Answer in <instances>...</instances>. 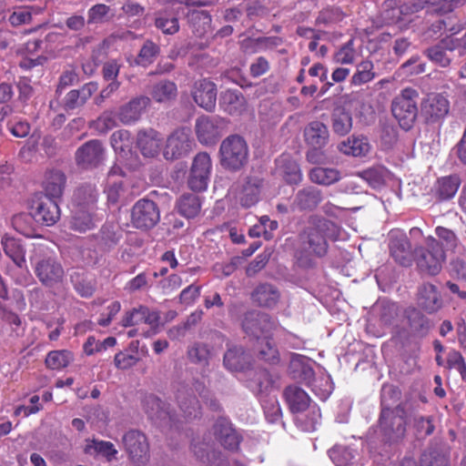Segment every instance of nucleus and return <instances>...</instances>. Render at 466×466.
<instances>
[{"label": "nucleus", "mask_w": 466, "mask_h": 466, "mask_svg": "<svg viewBox=\"0 0 466 466\" xmlns=\"http://www.w3.org/2000/svg\"><path fill=\"white\" fill-rule=\"evenodd\" d=\"M337 226L331 220L318 215L309 217L303 229L299 234V248L295 257L299 266H313L311 255L322 258L329 248L328 238L335 236Z\"/></svg>", "instance_id": "1"}, {"label": "nucleus", "mask_w": 466, "mask_h": 466, "mask_svg": "<svg viewBox=\"0 0 466 466\" xmlns=\"http://www.w3.org/2000/svg\"><path fill=\"white\" fill-rule=\"evenodd\" d=\"M283 396L292 413H301L309 409V414L306 415L305 419H299V421L303 431H315L320 421L321 414L316 405L310 406L311 400L308 393L297 385H289L285 388Z\"/></svg>", "instance_id": "2"}, {"label": "nucleus", "mask_w": 466, "mask_h": 466, "mask_svg": "<svg viewBox=\"0 0 466 466\" xmlns=\"http://www.w3.org/2000/svg\"><path fill=\"white\" fill-rule=\"evenodd\" d=\"M248 146L239 135H229L220 144L219 163L226 170L237 172L242 169L248 161Z\"/></svg>", "instance_id": "3"}, {"label": "nucleus", "mask_w": 466, "mask_h": 466, "mask_svg": "<svg viewBox=\"0 0 466 466\" xmlns=\"http://www.w3.org/2000/svg\"><path fill=\"white\" fill-rule=\"evenodd\" d=\"M413 259L420 272L429 276H436L441 271L445 253L440 242L433 238H430L427 239L426 247L415 248Z\"/></svg>", "instance_id": "4"}, {"label": "nucleus", "mask_w": 466, "mask_h": 466, "mask_svg": "<svg viewBox=\"0 0 466 466\" xmlns=\"http://www.w3.org/2000/svg\"><path fill=\"white\" fill-rule=\"evenodd\" d=\"M379 425L385 442L393 443L403 439L406 433V404L400 403L393 410H381Z\"/></svg>", "instance_id": "5"}, {"label": "nucleus", "mask_w": 466, "mask_h": 466, "mask_svg": "<svg viewBox=\"0 0 466 466\" xmlns=\"http://www.w3.org/2000/svg\"><path fill=\"white\" fill-rule=\"evenodd\" d=\"M277 321L267 313L250 310L244 314L241 327L244 333L252 340L272 336L277 329Z\"/></svg>", "instance_id": "6"}, {"label": "nucleus", "mask_w": 466, "mask_h": 466, "mask_svg": "<svg viewBox=\"0 0 466 466\" xmlns=\"http://www.w3.org/2000/svg\"><path fill=\"white\" fill-rule=\"evenodd\" d=\"M122 443L129 460L137 466L149 461V444L146 435L137 430H130L122 437Z\"/></svg>", "instance_id": "7"}, {"label": "nucleus", "mask_w": 466, "mask_h": 466, "mask_svg": "<svg viewBox=\"0 0 466 466\" xmlns=\"http://www.w3.org/2000/svg\"><path fill=\"white\" fill-rule=\"evenodd\" d=\"M34 272L42 285L46 288H54L61 284L65 278L62 264L52 256L37 259L34 266Z\"/></svg>", "instance_id": "8"}, {"label": "nucleus", "mask_w": 466, "mask_h": 466, "mask_svg": "<svg viewBox=\"0 0 466 466\" xmlns=\"http://www.w3.org/2000/svg\"><path fill=\"white\" fill-rule=\"evenodd\" d=\"M160 220L157 205L147 198L137 200L131 210V222L136 228L147 230L153 228Z\"/></svg>", "instance_id": "9"}, {"label": "nucleus", "mask_w": 466, "mask_h": 466, "mask_svg": "<svg viewBox=\"0 0 466 466\" xmlns=\"http://www.w3.org/2000/svg\"><path fill=\"white\" fill-rule=\"evenodd\" d=\"M226 118H197L195 131L198 140L204 146H214L228 131Z\"/></svg>", "instance_id": "10"}, {"label": "nucleus", "mask_w": 466, "mask_h": 466, "mask_svg": "<svg viewBox=\"0 0 466 466\" xmlns=\"http://www.w3.org/2000/svg\"><path fill=\"white\" fill-rule=\"evenodd\" d=\"M195 146L189 128L175 130L167 138L164 157L167 160L178 159L187 156Z\"/></svg>", "instance_id": "11"}, {"label": "nucleus", "mask_w": 466, "mask_h": 466, "mask_svg": "<svg viewBox=\"0 0 466 466\" xmlns=\"http://www.w3.org/2000/svg\"><path fill=\"white\" fill-rule=\"evenodd\" d=\"M415 300L418 307L429 314L436 313L443 307L439 288L430 281H423L418 285Z\"/></svg>", "instance_id": "12"}, {"label": "nucleus", "mask_w": 466, "mask_h": 466, "mask_svg": "<svg viewBox=\"0 0 466 466\" xmlns=\"http://www.w3.org/2000/svg\"><path fill=\"white\" fill-rule=\"evenodd\" d=\"M211 171V158L207 152L197 154L193 159L188 186L194 191H203L208 187Z\"/></svg>", "instance_id": "13"}, {"label": "nucleus", "mask_w": 466, "mask_h": 466, "mask_svg": "<svg viewBox=\"0 0 466 466\" xmlns=\"http://www.w3.org/2000/svg\"><path fill=\"white\" fill-rule=\"evenodd\" d=\"M143 409L150 420L160 425L171 427L177 420L176 414L170 410L169 405L153 394L145 396Z\"/></svg>", "instance_id": "14"}, {"label": "nucleus", "mask_w": 466, "mask_h": 466, "mask_svg": "<svg viewBox=\"0 0 466 466\" xmlns=\"http://www.w3.org/2000/svg\"><path fill=\"white\" fill-rule=\"evenodd\" d=\"M32 213L35 222L44 226H53L60 218L57 199L40 197L33 202Z\"/></svg>", "instance_id": "15"}, {"label": "nucleus", "mask_w": 466, "mask_h": 466, "mask_svg": "<svg viewBox=\"0 0 466 466\" xmlns=\"http://www.w3.org/2000/svg\"><path fill=\"white\" fill-rule=\"evenodd\" d=\"M105 149L98 140H90L82 145L76 152V165L82 168H94L104 160Z\"/></svg>", "instance_id": "16"}, {"label": "nucleus", "mask_w": 466, "mask_h": 466, "mask_svg": "<svg viewBox=\"0 0 466 466\" xmlns=\"http://www.w3.org/2000/svg\"><path fill=\"white\" fill-rule=\"evenodd\" d=\"M192 95L196 104L206 111L211 112L215 108L217 87L213 82L208 79L197 82Z\"/></svg>", "instance_id": "17"}, {"label": "nucleus", "mask_w": 466, "mask_h": 466, "mask_svg": "<svg viewBox=\"0 0 466 466\" xmlns=\"http://www.w3.org/2000/svg\"><path fill=\"white\" fill-rule=\"evenodd\" d=\"M214 433L220 444L229 451L238 449L241 437L232 428L231 423L225 418H219L214 425Z\"/></svg>", "instance_id": "18"}, {"label": "nucleus", "mask_w": 466, "mask_h": 466, "mask_svg": "<svg viewBox=\"0 0 466 466\" xmlns=\"http://www.w3.org/2000/svg\"><path fill=\"white\" fill-rule=\"evenodd\" d=\"M321 201V191L314 187H307L297 192L291 208L293 210L311 211L314 210Z\"/></svg>", "instance_id": "19"}, {"label": "nucleus", "mask_w": 466, "mask_h": 466, "mask_svg": "<svg viewBox=\"0 0 466 466\" xmlns=\"http://www.w3.org/2000/svg\"><path fill=\"white\" fill-rule=\"evenodd\" d=\"M66 184V177L64 172L58 169H50L46 172L43 181L45 195L51 198H61Z\"/></svg>", "instance_id": "20"}, {"label": "nucleus", "mask_w": 466, "mask_h": 466, "mask_svg": "<svg viewBox=\"0 0 466 466\" xmlns=\"http://www.w3.org/2000/svg\"><path fill=\"white\" fill-rule=\"evenodd\" d=\"M161 144L162 138L159 133L153 129L139 131L137 135V146L146 157H157L160 151Z\"/></svg>", "instance_id": "21"}, {"label": "nucleus", "mask_w": 466, "mask_h": 466, "mask_svg": "<svg viewBox=\"0 0 466 466\" xmlns=\"http://www.w3.org/2000/svg\"><path fill=\"white\" fill-rule=\"evenodd\" d=\"M251 298L259 307L271 309L279 303L280 292L274 285L262 283L256 287Z\"/></svg>", "instance_id": "22"}, {"label": "nucleus", "mask_w": 466, "mask_h": 466, "mask_svg": "<svg viewBox=\"0 0 466 466\" xmlns=\"http://www.w3.org/2000/svg\"><path fill=\"white\" fill-rule=\"evenodd\" d=\"M329 130L319 121L310 122L304 129L305 142L309 147H324L329 142Z\"/></svg>", "instance_id": "23"}, {"label": "nucleus", "mask_w": 466, "mask_h": 466, "mask_svg": "<svg viewBox=\"0 0 466 466\" xmlns=\"http://www.w3.org/2000/svg\"><path fill=\"white\" fill-rule=\"evenodd\" d=\"M450 103L440 94H431L421 104V113L424 116H445L449 113Z\"/></svg>", "instance_id": "24"}, {"label": "nucleus", "mask_w": 466, "mask_h": 466, "mask_svg": "<svg viewBox=\"0 0 466 466\" xmlns=\"http://www.w3.org/2000/svg\"><path fill=\"white\" fill-rule=\"evenodd\" d=\"M255 341L254 352L259 360L272 365L279 362V352L272 336L261 338L259 340Z\"/></svg>", "instance_id": "25"}, {"label": "nucleus", "mask_w": 466, "mask_h": 466, "mask_svg": "<svg viewBox=\"0 0 466 466\" xmlns=\"http://www.w3.org/2000/svg\"><path fill=\"white\" fill-rule=\"evenodd\" d=\"M262 179L258 177H248L239 195V202L244 208H250L259 200Z\"/></svg>", "instance_id": "26"}, {"label": "nucleus", "mask_w": 466, "mask_h": 466, "mask_svg": "<svg viewBox=\"0 0 466 466\" xmlns=\"http://www.w3.org/2000/svg\"><path fill=\"white\" fill-rule=\"evenodd\" d=\"M224 366L231 370H243L251 364L250 358L244 349L240 346L229 348L224 354Z\"/></svg>", "instance_id": "27"}, {"label": "nucleus", "mask_w": 466, "mask_h": 466, "mask_svg": "<svg viewBox=\"0 0 466 466\" xmlns=\"http://www.w3.org/2000/svg\"><path fill=\"white\" fill-rule=\"evenodd\" d=\"M407 240L405 236L399 230H392L390 234V251L393 259L400 265H408Z\"/></svg>", "instance_id": "28"}, {"label": "nucleus", "mask_w": 466, "mask_h": 466, "mask_svg": "<svg viewBox=\"0 0 466 466\" xmlns=\"http://www.w3.org/2000/svg\"><path fill=\"white\" fill-rule=\"evenodd\" d=\"M221 106L229 115H242L246 111L247 102L240 92L227 90L221 96Z\"/></svg>", "instance_id": "29"}, {"label": "nucleus", "mask_w": 466, "mask_h": 466, "mask_svg": "<svg viewBox=\"0 0 466 466\" xmlns=\"http://www.w3.org/2000/svg\"><path fill=\"white\" fill-rule=\"evenodd\" d=\"M461 183V177L456 174L440 177L435 184L436 196L441 200L452 198L457 193Z\"/></svg>", "instance_id": "30"}, {"label": "nucleus", "mask_w": 466, "mask_h": 466, "mask_svg": "<svg viewBox=\"0 0 466 466\" xmlns=\"http://www.w3.org/2000/svg\"><path fill=\"white\" fill-rule=\"evenodd\" d=\"M97 88L96 83L89 82L79 90H71L65 98V107L66 109H75L83 106Z\"/></svg>", "instance_id": "31"}, {"label": "nucleus", "mask_w": 466, "mask_h": 466, "mask_svg": "<svg viewBox=\"0 0 466 466\" xmlns=\"http://www.w3.org/2000/svg\"><path fill=\"white\" fill-rule=\"evenodd\" d=\"M123 237V231L116 224H105L98 235V244L105 250L116 247Z\"/></svg>", "instance_id": "32"}, {"label": "nucleus", "mask_w": 466, "mask_h": 466, "mask_svg": "<svg viewBox=\"0 0 466 466\" xmlns=\"http://www.w3.org/2000/svg\"><path fill=\"white\" fill-rule=\"evenodd\" d=\"M85 452L91 456H103L107 461L116 460V454L118 453L112 442L95 439L87 441Z\"/></svg>", "instance_id": "33"}, {"label": "nucleus", "mask_w": 466, "mask_h": 466, "mask_svg": "<svg viewBox=\"0 0 466 466\" xmlns=\"http://www.w3.org/2000/svg\"><path fill=\"white\" fill-rule=\"evenodd\" d=\"M329 456L335 466H357V452L347 446L334 445Z\"/></svg>", "instance_id": "34"}, {"label": "nucleus", "mask_w": 466, "mask_h": 466, "mask_svg": "<svg viewBox=\"0 0 466 466\" xmlns=\"http://www.w3.org/2000/svg\"><path fill=\"white\" fill-rule=\"evenodd\" d=\"M360 177L364 179L372 188L380 189L390 177V173L384 167L378 166L367 168L360 173Z\"/></svg>", "instance_id": "35"}, {"label": "nucleus", "mask_w": 466, "mask_h": 466, "mask_svg": "<svg viewBox=\"0 0 466 466\" xmlns=\"http://www.w3.org/2000/svg\"><path fill=\"white\" fill-rule=\"evenodd\" d=\"M177 208L180 215L187 218H193L200 212V198L196 194H184L177 200Z\"/></svg>", "instance_id": "36"}, {"label": "nucleus", "mask_w": 466, "mask_h": 466, "mask_svg": "<svg viewBox=\"0 0 466 466\" xmlns=\"http://www.w3.org/2000/svg\"><path fill=\"white\" fill-rule=\"evenodd\" d=\"M2 245L6 256H8L17 267L23 268L25 265V252L18 239L5 236L2 238Z\"/></svg>", "instance_id": "37"}, {"label": "nucleus", "mask_w": 466, "mask_h": 466, "mask_svg": "<svg viewBox=\"0 0 466 466\" xmlns=\"http://www.w3.org/2000/svg\"><path fill=\"white\" fill-rule=\"evenodd\" d=\"M177 404L187 418H196L199 411L198 400L187 389H180L177 393Z\"/></svg>", "instance_id": "38"}, {"label": "nucleus", "mask_w": 466, "mask_h": 466, "mask_svg": "<svg viewBox=\"0 0 466 466\" xmlns=\"http://www.w3.org/2000/svg\"><path fill=\"white\" fill-rule=\"evenodd\" d=\"M97 200V190L90 184L81 185L74 194L76 208H93Z\"/></svg>", "instance_id": "39"}, {"label": "nucleus", "mask_w": 466, "mask_h": 466, "mask_svg": "<svg viewBox=\"0 0 466 466\" xmlns=\"http://www.w3.org/2000/svg\"><path fill=\"white\" fill-rule=\"evenodd\" d=\"M311 182L322 186H329L340 179V172L336 168L317 167L309 174Z\"/></svg>", "instance_id": "40"}, {"label": "nucleus", "mask_w": 466, "mask_h": 466, "mask_svg": "<svg viewBox=\"0 0 466 466\" xmlns=\"http://www.w3.org/2000/svg\"><path fill=\"white\" fill-rule=\"evenodd\" d=\"M151 100L147 96H137L120 107V114L126 116H137L148 113Z\"/></svg>", "instance_id": "41"}, {"label": "nucleus", "mask_w": 466, "mask_h": 466, "mask_svg": "<svg viewBox=\"0 0 466 466\" xmlns=\"http://www.w3.org/2000/svg\"><path fill=\"white\" fill-rule=\"evenodd\" d=\"M339 149L345 155L362 157L369 153L370 146L366 137H352L340 143Z\"/></svg>", "instance_id": "42"}, {"label": "nucleus", "mask_w": 466, "mask_h": 466, "mask_svg": "<svg viewBox=\"0 0 466 466\" xmlns=\"http://www.w3.org/2000/svg\"><path fill=\"white\" fill-rule=\"evenodd\" d=\"M92 210L93 208H76L70 220L71 228L79 232L91 229L94 227Z\"/></svg>", "instance_id": "43"}, {"label": "nucleus", "mask_w": 466, "mask_h": 466, "mask_svg": "<svg viewBox=\"0 0 466 466\" xmlns=\"http://www.w3.org/2000/svg\"><path fill=\"white\" fill-rule=\"evenodd\" d=\"M211 355L210 346L203 342H195L187 349L189 360L196 364L208 365Z\"/></svg>", "instance_id": "44"}, {"label": "nucleus", "mask_w": 466, "mask_h": 466, "mask_svg": "<svg viewBox=\"0 0 466 466\" xmlns=\"http://www.w3.org/2000/svg\"><path fill=\"white\" fill-rule=\"evenodd\" d=\"M280 167L285 181L289 184H299L302 180V174L299 164L289 158L282 156L279 159Z\"/></svg>", "instance_id": "45"}, {"label": "nucleus", "mask_w": 466, "mask_h": 466, "mask_svg": "<svg viewBox=\"0 0 466 466\" xmlns=\"http://www.w3.org/2000/svg\"><path fill=\"white\" fill-rule=\"evenodd\" d=\"M431 328L430 319L424 315L415 312V315L410 321V339H421L425 338L429 334Z\"/></svg>", "instance_id": "46"}, {"label": "nucleus", "mask_w": 466, "mask_h": 466, "mask_svg": "<svg viewBox=\"0 0 466 466\" xmlns=\"http://www.w3.org/2000/svg\"><path fill=\"white\" fill-rule=\"evenodd\" d=\"M177 89L174 82L163 80L156 84L151 91L153 98L157 102H166L177 96Z\"/></svg>", "instance_id": "47"}, {"label": "nucleus", "mask_w": 466, "mask_h": 466, "mask_svg": "<svg viewBox=\"0 0 466 466\" xmlns=\"http://www.w3.org/2000/svg\"><path fill=\"white\" fill-rule=\"evenodd\" d=\"M465 4L466 0H424L423 5L419 7L423 8L426 6L430 12L446 14Z\"/></svg>", "instance_id": "48"}, {"label": "nucleus", "mask_w": 466, "mask_h": 466, "mask_svg": "<svg viewBox=\"0 0 466 466\" xmlns=\"http://www.w3.org/2000/svg\"><path fill=\"white\" fill-rule=\"evenodd\" d=\"M113 16L110 6L105 4H96L87 11V24L102 25L109 22Z\"/></svg>", "instance_id": "49"}, {"label": "nucleus", "mask_w": 466, "mask_h": 466, "mask_svg": "<svg viewBox=\"0 0 466 466\" xmlns=\"http://www.w3.org/2000/svg\"><path fill=\"white\" fill-rule=\"evenodd\" d=\"M397 118L390 121L388 118L381 123L380 142L384 148H391L398 140V126L395 123Z\"/></svg>", "instance_id": "50"}, {"label": "nucleus", "mask_w": 466, "mask_h": 466, "mask_svg": "<svg viewBox=\"0 0 466 466\" xmlns=\"http://www.w3.org/2000/svg\"><path fill=\"white\" fill-rule=\"evenodd\" d=\"M155 25L166 35H174L179 30L178 19L165 12L156 15Z\"/></svg>", "instance_id": "51"}, {"label": "nucleus", "mask_w": 466, "mask_h": 466, "mask_svg": "<svg viewBox=\"0 0 466 466\" xmlns=\"http://www.w3.org/2000/svg\"><path fill=\"white\" fill-rule=\"evenodd\" d=\"M70 280L74 286L75 290L82 297L89 298L95 292V285L92 281L88 280L86 276L79 272L75 271L70 275Z\"/></svg>", "instance_id": "52"}, {"label": "nucleus", "mask_w": 466, "mask_h": 466, "mask_svg": "<svg viewBox=\"0 0 466 466\" xmlns=\"http://www.w3.org/2000/svg\"><path fill=\"white\" fill-rule=\"evenodd\" d=\"M72 360V354L68 350H53L46 358L47 368L52 370H61L68 366Z\"/></svg>", "instance_id": "53"}, {"label": "nucleus", "mask_w": 466, "mask_h": 466, "mask_svg": "<svg viewBox=\"0 0 466 466\" xmlns=\"http://www.w3.org/2000/svg\"><path fill=\"white\" fill-rule=\"evenodd\" d=\"M373 64L371 61H362L358 65L356 73L351 77V84L360 86L371 81L375 75L372 72Z\"/></svg>", "instance_id": "54"}, {"label": "nucleus", "mask_w": 466, "mask_h": 466, "mask_svg": "<svg viewBox=\"0 0 466 466\" xmlns=\"http://www.w3.org/2000/svg\"><path fill=\"white\" fill-rule=\"evenodd\" d=\"M159 51V46L157 44L150 40L146 41L139 51L137 64L144 66L152 64L158 56Z\"/></svg>", "instance_id": "55"}, {"label": "nucleus", "mask_w": 466, "mask_h": 466, "mask_svg": "<svg viewBox=\"0 0 466 466\" xmlns=\"http://www.w3.org/2000/svg\"><path fill=\"white\" fill-rule=\"evenodd\" d=\"M355 57L354 40L350 39L334 54L333 60L337 64L350 65L354 63Z\"/></svg>", "instance_id": "56"}, {"label": "nucleus", "mask_w": 466, "mask_h": 466, "mask_svg": "<svg viewBox=\"0 0 466 466\" xmlns=\"http://www.w3.org/2000/svg\"><path fill=\"white\" fill-rule=\"evenodd\" d=\"M33 220H35L34 217H33V213H31V214L21 213V214H18V215H15L13 217L12 226L20 234H22L25 237H30L33 233V228H32Z\"/></svg>", "instance_id": "57"}, {"label": "nucleus", "mask_w": 466, "mask_h": 466, "mask_svg": "<svg viewBox=\"0 0 466 466\" xmlns=\"http://www.w3.org/2000/svg\"><path fill=\"white\" fill-rule=\"evenodd\" d=\"M400 390L394 385H384L380 392L381 410H390L400 399Z\"/></svg>", "instance_id": "58"}, {"label": "nucleus", "mask_w": 466, "mask_h": 466, "mask_svg": "<svg viewBox=\"0 0 466 466\" xmlns=\"http://www.w3.org/2000/svg\"><path fill=\"white\" fill-rule=\"evenodd\" d=\"M192 451L196 458L204 463H211L220 454V452L211 450L208 443L202 442H194Z\"/></svg>", "instance_id": "59"}, {"label": "nucleus", "mask_w": 466, "mask_h": 466, "mask_svg": "<svg viewBox=\"0 0 466 466\" xmlns=\"http://www.w3.org/2000/svg\"><path fill=\"white\" fill-rule=\"evenodd\" d=\"M263 410L267 420L275 423L281 419V408L276 397H269L263 402Z\"/></svg>", "instance_id": "60"}, {"label": "nucleus", "mask_w": 466, "mask_h": 466, "mask_svg": "<svg viewBox=\"0 0 466 466\" xmlns=\"http://www.w3.org/2000/svg\"><path fill=\"white\" fill-rule=\"evenodd\" d=\"M343 18V13L339 7H327L319 12L317 19V25H329L339 22Z\"/></svg>", "instance_id": "61"}, {"label": "nucleus", "mask_w": 466, "mask_h": 466, "mask_svg": "<svg viewBox=\"0 0 466 466\" xmlns=\"http://www.w3.org/2000/svg\"><path fill=\"white\" fill-rule=\"evenodd\" d=\"M420 466H449V459L444 453L434 450L422 454Z\"/></svg>", "instance_id": "62"}, {"label": "nucleus", "mask_w": 466, "mask_h": 466, "mask_svg": "<svg viewBox=\"0 0 466 466\" xmlns=\"http://www.w3.org/2000/svg\"><path fill=\"white\" fill-rule=\"evenodd\" d=\"M312 390L320 400H327L333 390V383L330 378L321 377L315 380L312 385Z\"/></svg>", "instance_id": "63"}, {"label": "nucleus", "mask_w": 466, "mask_h": 466, "mask_svg": "<svg viewBox=\"0 0 466 466\" xmlns=\"http://www.w3.org/2000/svg\"><path fill=\"white\" fill-rule=\"evenodd\" d=\"M447 367L457 370L463 380L466 379V363L462 355L457 350H451L447 356Z\"/></svg>", "instance_id": "64"}]
</instances>
